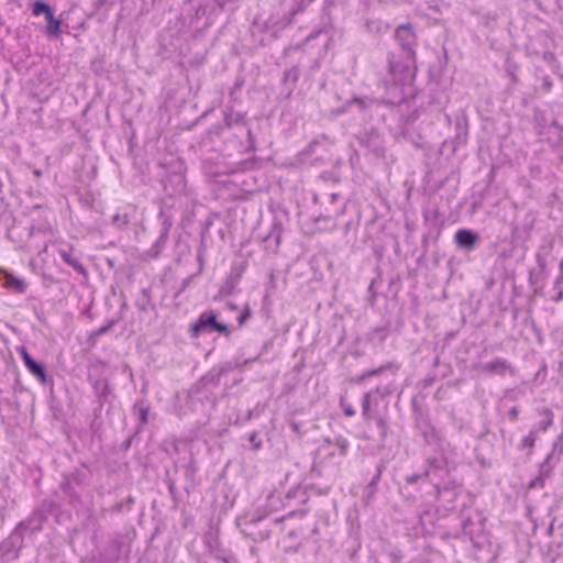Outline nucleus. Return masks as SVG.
<instances>
[{
	"label": "nucleus",
	"mask_w": 563,
	"mask_h": 563,
	"mask_svg": "<svg viewBox=\"0 0 563 563\" xmlns=\"http://www.w3.org/2000/svg\"><path fill=\"white\" fill-rule=\"evenodd\" d=\"M395 38L399 44L404 57L395 54L388 56V73L383 79L385 88L384 102L390 106H399L409 98H413L415 88L413 70L411 63L416 59L417 35L411 23L400 24L395 31Z\"/></svg>",
	"instance_id": "1"
},
{
	"label": "nucleus",
	"mask_w": 563,
	"mask_h": 563,
	"mask_svg": "<svg viewBox=\"0 0 563 563\" xmlns=\"http://www.w3.org/2000/svg\"><path fill=\"white\" fill-rule=\"evenodd\" d=\"M218 332L229 339L231 329L228 324L218 320V313L214 310H206L201 312L198 319L189 327V334L192 339H198L201 334Z\"/></svg>",
	"instance_id": "2"
},
{
	"label": "nucleus",
	"mask_w": 563,
	"mask_h": 563,
	"mask_svg": "<svg viewBox=\"0 0 563 563\" xmlns=\"http://www.w3.org/2000/svg\"><path fill=\"white\" fill-rule=\"evenodd\" d=\"M563 455V433H561L552 444L551 452L545 456L544 461L539 464V474L533 478L530 488H543L545 479L551 477L553 470Z\"/></svg>",
	"instance_id": "3"
},
{
	"label": "nucleus",
	"mask_w": 563,
	"mask_h": 563,
	"mask_svg": "<svg viewBox=\"0 0 563 563\" xmlns=\"http://www.w3.org/2000/svg\"><path fill=\"white\" fill-rule=\"evenodd\" d=\"M391 394L389 385H377L375 388L366 391L362 398V417L365 421H371L376 415V408L380 400H384Z\"/></svg>",
	"instance_id": "4"
},
{
	"label": "nucleus",
	"mask_w": 563,
	"mask_h": 563,
	"mask_svg": "<svg viewBox=\"0 0 563 563\" xmlns=\"http://www.w3.org/2000/svg\"><path fill=\"white\" fill-rule=\"evenodd\" d=\"M157 218L161 223L159 235L147 251L148 256L153 258H157L166 247L169 239V231L173 227L172 214L166 213L163 208L159 209Z\"/></svg>",
	"instance_id": "5"
},
{
	"label": "nucleus",
	"mask_w": 563,
	"mask_h": 563,
	"mask_svg": "<svg viewBox=\"0 0 563 563\" xmlns=\"http://www.w3.org/2000/svg\"><path fill=\"white\" fill-rule=\"evenodd\" d=\"M24 531L16 526L11 534L0 545V551L7 560H15L24 545Z\"/></svg>",
	"instance_id": "6"
},
{
	"label": "nucleus",
	"mask_w": 563,
	"mask_h": 563,
	"mask_svg": "<svg viewBox=\"0 0 563 563\" xmlns=\"http://www.w3.org/2000/svg\"><path fill=\"white\" fill-rule=\"evenodd\" d=\"M18 352L23 361L26 369L43 385H48L53 383L52 377H49L46 373L45 366L35 361L30 353L27 352L25 346L18 347Z\"/></svg>",
	"instance_id": "7"
},
{
	"label": "nucleus",
	"mask_w": 563,
	"mask_h": 563,
	"mask_svg": "<svg viewBox=\"0 0 563 563\" xmlns=\"http://www.w3.org/2000/svg\"><path fill=\"white\" fill-rule=\"evenodd\" d=\"M454 243L460 250L472 252L481 243V235L472 229H459L454 234Z\"/></svg>",
	"instance_id": "8"
},
{
	"label": "nucleus",
	"mask_w": 563,
	"mask_h": 563,
	"mask_svg": "<svg viewBox=\"0 0 563 563\" xmlns=\"http://www.w3.org/2000/svg\"><path fill=\"white\" fill-rule=\"evenodd\" d=\"M485 529V518L482 517L479 514H476V518L463 517L462 519V530L465 536L468 537V539L474 543V545H477L476 539L481 537Z\"/></svg>",
	"instance_id": "9"
},
{
	"label": "nucleus",
	"mask_w": 563,
	"mask_h": 563,
	"mask_svg": "<svg viewBox=\"0 0 563 563\" xmlns=\"http://www.w3.org/2000/svg\"><path fill=\"white\" fill-rule=\"evenodd\" d=\"M400 365L396 362H387L377 368L368 369L360 374L354 378V383L357 385L365 384L369 378L380 376L385 373H390L391 376H395L399 371Z\"/></svg>",
	"instance_id": "10"
},
{
	"label": "nucleus",
	"mask_w": 563,
	"mask_h": 563,
	"mask_svg": "<svg viewBox=\"0 0 563 563\" xmlns=\"http://www.w3.org/2000/svg\"><path fill=\"white\" fill-rule=\"evenodd\" d=\"M416 426L423 438L424 444L433 445L439 441V433L432 426L428 416L420 415L417 418Z\"/></svg>",
	"instance_id": "11"
},
{
	"label": "nucleus",
	"mask_w": 563,
	"mask_h": 563,
	"mask_svg": "<svg viewBox=\"0 0 563 563\" xmlns=\"http://www.w3.org/2000/svg\"><path fill=\"white\" fill-rule=\"evenodd\" d=\"M66 476L69 481L74 482L77 487L85 489L91 482L92 471L86 463H80L78 467Z\"/></svg>",
	"instance_id": "12"
},
{
	"label": "nucleus",
	"mask_w": 563,
	"mask_h": 563,
	"mask_svg": "<svg viewBox=\"0 0 563 563\" xmlns=\"http://www.w3.org/2000/svg\"><path fill=\"white\" fill-rule=\"evenodd\" d=\"M282 221L274 219L268 233L263 238V241L267 244L266 249H271L272 251L276 252L282 241Z\"/></svg>",
	"instance_id": "13"
},
{
	"label": "nucleus",
	"mask_w": 563,
	"mask_h": 563,
	"mask_svg": "<svg viewBox=\"0 0 563 563\" xmlns=\"http://www.w3.org/2000/svg\"><path fill=\"white\" fill-rule=\"evenodd\" d=\"M47 519L40 515L36 510H33L31 515L18 523L19 529L30 533L40 532L43 529V525Z\"/></svg>",
	"instance_id": "14"
},
{
	"label": "nucleus",
	"mask_w": 563,
	"mask_h": 563,
	"mask_svg": "<svg viewBox=\"0 0 563 563\" xmlns=\"http://www.w3.org/2000/svg\"><path fill=\"white\" fill-rule=\"evenodd\" d=\"M485 373L504 376L507 372L512 373L510 363L501 357H496L482 366Z\"/></svg>",
	"instance_id": "15"
},
{
	"label": "nucleus",
	"mask_w": 563,
	"mask_h": 563,
	"mask_svg": "<svg viewBox=\"0 0 563 563\" xmlns=\"http://www.w3.org/2000/svg\"><path fill=\"white\" fill-rule=\"evenodd\" d=\"M314 0H280V5L283 7L284 12L289 15L288 23H291L292 18L305 11V9Z\"/></svg>",
	"instance_id": "16"
},
{
	"label": "nucleus",
	"mask_w": 563,
	"mask_h": 563,
	"mask_svg": "<svg viewBox=\"0 0 563 563\" xmlns=\"http://www.w3.org/2000/svg\"><path fill=\"white\" fill-rule=\"evenodd\" d=\"M123 548V537L120 533H114L109 537L107 545L103 550L106 556L111 560H118L121 555Z\"/></svg>",
	"instance_id": "17"
},
{
	"label": "nucleus",
	"mask_w": 563,
	"mask_h": 563,
	"mask_svg": "<svg viewBox=\"0 0 563 563\" xmlns=\"http://www.w3.org/2000/svg\"><path fill=\"white\" fill-rule=\"evenodd\" d=\"M223 122L228 129L234 126L246 128V115L243 112H234L233 108H225L223 110Z\"/></svg>",
	"instance_id": "18"
},
{
	"label": "nucleus",
	"mask_w": 563,
	"mask_h": 563,
	"mask_svg": "<svg viewBox=\"0 0 563 563\" xmlns=\"http://www.w3.org/2000/svg\"><path fill=\"white\" fill-rule=\"evenodd\" d=\"M299 76L300 69L298 66H292L284 70L282 82L284 86V91H286L287 97H289L294 89L296 88Z\"/></svg>",
	"instance_id": "19"
},
{
	"label": "nucleus",
	"mask_w": 563,
	"mask_h": 563,
	"mask_svg": "<svg viewBox=\"0 0 563 563\" xmlns=\"http://www.w3.org/2000/svg\"><path fill=\"white\" fill-rule=\"evenodd\" d=\"M133 415L137 417V430H142L148 423L150 405L145 399H139L132 408Z\"/></svg>",
	"instance_id": "20"
},
{
	"label": "nucleus",
	"mask_w": 563,
	"mask_h": 563,
	"mask_svg": "<svg viewBox=\"0 0 563 563\" xmlns=\"http://www.w3.org/2000/svg\"><path fill=\"white\" fill-rule=\"evenodd\" d=\"M135 306L141 312H147L150 309H154L155 305L152 300V287H143L136 296Z\"/></svg>",
	"instance_id": "21"
},
{
	"label": "nucleus",
	"mask_w": 563,
	"mask_h": 563,
	"mask_svg": "<svg viewBox=\"0 0 563 563\" xmlns=\"http://www.w3.org/2000/svg\"><path fill=\"white\" fill-rule=\"evenodd\" d=\"M58 254L67 265L71 266L78 274L82 275L85 278H88V271L79 261V258L73 255L71 250H58Z\"/></svg>",
	"instance_id": "22"
},
{
	"label": "nucleus",
	"mask_w": 563,
	"mask_h": 563,
	"mask_svg": "<svg viewBox=\"0 0 563 563\" xmlns=\"http://www.w3.org/2000/svg\"><path fill=\"white\" fill-rule=\"evenodd\" d=\"M390 329H391L390 322L385 321L383 324L373 328L367 333V340L369 342L383 344L386 341L388 334L390 333Z\"/></svg>",
	"instance_id": "23"
},
{
	"label": "nucleus",
	"mask_w": 563,
	"mask_h": 563,
	"mask_svg": "<svg viewBox=\"0 0 563 563\" xmlns=\"http://www.w3.org/2000/svg\"><path fill=\"white\" fill-rule=\"evenodd\" d=\"M74 482L69 481V478L65 475L59 488L63 494L68 498L70 504H76L81 501L80 493L75 488Z\"/></svg>",
	"instance_id": "24"
},
{
	"label": "nucleus",
	"mask_w": 563,
	"mask_h": 563,
	"mask_svg": "<svg viewBox=\"0 0 563 563\" xmlns=\"http://www.w3.org/2000/svg\"><path fill=\"white\" fill-rule=\"evenodd\" d=\"M360 142L362 145L369 148L375 155L379 156L383 154L382 142L377 133L372 132L371 134H365L360 137Z\"/></svg>",
	"instance_id": "25"
},
{
	"label": "nucleus",
	"mask_w": 563,
	"mask_h": 563,
	"mask_svg": "<svg viewBox=\"0 0 563 563\" xmlns=\"http://www.w3.org/2000/svg\"><path fill=\"white\" fill-rule=\"evenodd\" d=\"M537 413L542 417L541 421L538 424H534L533 427L538 428V432H547L548 429L553 424L554 421V413L553 411L548 407H540L537 408Z\"/></svg>",
	"instance_id": "26"
},
{
	"label": "nucleus",
	"mask_w": 563,
	"mask_h": 563,
	"mask_svg": "<svg viewBox=\"0 0 563 563\" xmlns=\"http://www.w3.org/2000/svg\"><path fill=\"white\" fill-rule=\"evenodd\" d=\"M4 287L15 294H24L27 289V284L24 279L7 274L4 277Z\"/></svg>",
	"instance_id": "27"
},
{
	"label": "nucleus",
	"mask_w": 563,
	"mask_h": 563,
	"mask_svg": "<svg viewBox=\"0 0 563 563\" xmlns=\"http://www.w3.org/2000/svg\"><path fill=\"white\" fill-rule=\"evenodd\" d=\"M45 20L47 21V26L45 29V33L48 37H58L62 34L60 25L62 20L56 19L54 16V12H49L45 15Z\"/></svg>",
	"instance_id": "28"
},
{
	"label": "nucleus",
	"mask_w": 563,
	"mask_h": 563,
	"mask_svg": "<svg viewBox=\"0 0 563 563\" xmlns=\"http://www.w3.org/2000/svg\"><path fill=\"white\" fill-rule=\"evenodd\" d=\"M328 442L335 448V450L329 453L330 455L333 456L338 454L339 456H345L347 454L350 449V442L347 441L346 438L338 435L332 441L328 440Z\"/></svg>",
	"instance_id": "29"
},
{
	"label": "nucleus",
	"mask_w": 563,
	"mask_h": 563,
	"mask_svg": "<svg viewBox=\"0 0 563 563\" xmlns=\"http://www.w3.org/2000/svg\"><path fill=\"white\" fill-rule=\"evenodd\" d=\"M538 433H539L538 428L532 427L531 430L529 431V433L521 439V442L518 445V449L519 450L529 449L530 452L528 453V455H530L531 450L534 448L536 442L538 440Z\"/></svg>",
	"instance_id": "30"
},
{
	"label": "nucleus",
	"mask_w": 563,
	"mask_h": 563,
	"mask_svg": "<svg viewBox=\"0 0 563 563\" xmlns=\"http://www.w3.org/2000/svg\"><path fill=\"white\" fill-rule=\"evenodd\" d=\"M55 500L46 498L43 499L34 510H36L40 515L45 517V519H48V517L55 511Z\"/></svg>",
	"instance_id": "31"
},
{
	"label": "nucleus",
	"mask_w": 563,
	"mask_h": 563,
	"mask_svg": "<svg viewBox=\"0 0 563 563\" xmlns=\"http://www.w3.org/2000/svg\"><path fill=\"white\" fill-rule=\"evenodd\" d=\"M119 322V319H110L107 321L106 324H103L102 327L93 330L89 338L92 339V340H96L98 339L99 336H102L104 334H107L108 332H110L113 327Z\"/></svg>",
	"instance_id": "32"
},
{
	"label": "nucleus",
	"mask_w": 563,
	"mask_h": 563,
	"mask_svg": "<svg viewBox=\"0 0 563 563\" xmlns=\"http://www.w3.org/2000/svg\"><path fill=\"white\" fill-rule=\"evenodd\" d=\"M437 471H440L439 465H434L433 462L430 463V466L427 468V471L423 474H412L410 476H407L406 482L408 484L417 483L422 477H430L432 476Z\"/></svg>",
	"instance_id": "33"
},
{
	"label": "nucleus",
	"mask_w": 563,
	"mask_h": 563,
	"mask_svg": "<svg viewBox=\"0 0 563 563\" xmlns=\"http://www.w3.org/2000/svg\"><path fill=\"white\" fill-rule=\"evenodd\" d=\"M552 291L554 295L552 296V300L554 302H560L563 300V274H559L553 283Z\"/></svg>",
	"instance_id": "34"
},
{
	"label": "nucleus",
	"mask_w": 563,
	"mask_h": 563,
	"mask_svg": "<svg viewBox=\"0 0 563 563\" xmlns=\"http://www.w3.org/2000/svg\"><path fill=\"white\" fill-rule=\"evenodd\" d=\"M372 420H375L376 427L379 431L380 442H385L388 435V424L386 418L383 416L374 415Z\"/></svg>",
	"instance_id": "35"
},
{
	"label": "nucleus",
	"mask_w": 563,
	"mask_h": 563,
	"mask_svg": "<svg viewBox=\"0 0 563 563\" xmlns=\"http://www.w3.org/2000/svg\"><path fill=\"white\" fill-rule=\"evenodd\" d=\"M52 11V8L43 0H36L32 5V14L34 16H38L41 14L47 15Z\"/></svg>",
	"instance_id": "36"
},
{
	"label": "nucleus",
	"mask_w": 563,
	"mask_h": 563,
	"mask_svg": "<svg viewBox=\"0 0 563 563\" xmlns=\"http://www.w3.org/2000/svg\"><path fill=\"white\" fill-rule=\"evenodd\" d=\"M198 472V465L195 459L191 456L188 464L185 466V476L187 479H194Z\"/></svg>",
	"instance_id": "37"
},
{
	"label": "nucleus",
	"mask_w": 563,
	"mask_h": 563,
	"mask_svg": "<svg viewBox=\"0 0 563 563\" xmlns=\"http://www.w3.org/2000/svg\"><path fill=\"white\" fill-rule=\"evenodd\" d=\"M130 223V217L126 213H115L112 217V224L118 228H124Z\"/></svg>",
	"instance_id": "38"
},
{
	"label": "nucleus",
	"mask_w": 563,
	"mask_h": 563,
	"mask_svg": "<svg viewBox=\"0 0 563 563\" xmlns=\"http://www.w3.org/2000/svg\"><path fill=\"white\" fill-rule=\"evenodd\" d=\"M247 439L252 450L257 451L262 448V440L260 439L258 432H251Z\"/></svg>",
	"instance_id": "39"
},
{
	"label": "nucleus",
	"mask_w": 563,
	"mask_h": 563,
	"mask_svg": "<svg viewBox=\"0 0 563 563\" xmlns=\"http://www.w3.org/2000/svg\"><path fill=\"white\" fill-rule=\"evenodd\" d=\"M252 26L254 32L264 33L268 30V21L255 18Z\"/></svg>",
	"instance_id": "40"
},
{
	"label": "nucleus",
	"mask_w": 563,
	"mask_h": 563,
	"mask_svg": "<svg viewBox=\"0 0 563 563\" xmlns=\"http://www.w3.org/2000/svg\"><path fill=\"white\" fill-rule=\"evenodd\" d=\"M252 316V311L249 307V305H246L243 310L241 311V313L239 314V317L236 318V321H238V325L239 327H242L246 323V321L251 318Z\"/></svg>",
	"instance_id": "41"
},
{
	"label": "nucleus",
	"mask_w": 563,
	"mask_h": 563,
	"mask_svg": "<svg viewBox=\"0 0 563 563\" xmlns=\"http://www.w3.org/2000/svg\"><path fill=\"white\" fill-rule=\"evenodd\" d=\"M538 80L541 81V89L544 92H550L553 87V80L549 75H542L541 77H538Z\"/></svg>",
	"instance_id": "42"
},
{
	"label": "nucleus",
	"mask_w": 563,
	"mask_h": 563,
	"mask_svg": "<svg viewBox=\"0 0 563 563\" xmlns=\"http://www.w3.org/2000/svg\"><path fill=\"white\" fill-rule=\"evenodd\" d=\"M257 360H258V355H256V356H254L252 358H245V360L236 358L235 360V364H234V368L243 371L247 364H250L252 362H255Z\"/></svg>",
	"instance_id": "43"
},
{
	"label": "nucleus",
	"mask_w": 563,
	"mask_h": 563,
	"mask_svg": "<svg viewBox=\"0 0 563 563\" xmlns=\"http://www.w3.org/2000/svg\"><path fill=\"white\" fill-rule=\"evenodd\" d=\"M246 135H247V150L250 152H255L256 151V142H255V137L252 133V130L250 128L246 129Z\"/></svg>",
	"instance_id": "44"
},
{
	"label": "nucleus",
	"mask_w": 563,
	"mask_h": 563,
	"mask_svg": "<svg viewBox=\"0 0 563 563\" xmlns=\"http://www.w3.org/2000/svg\"><path fill=\"white\" fill-rule=\"evenodd\" d=\"M341 407H342L345 416H347V417L355 416V409L353 408V406L351 404H345L343 400H341Z\"/></svg>",
	"instance_id": "45"
},
{
	"label": "nucleus",
	"mask_w": 563,
	"mask_h": 563,
	"mask_svg": "<svg viewBox=\"0 0 563 563\" xmlns=\"http://www.w3.org/2000/svg\"><path fill=\"white\" fill-rule=\"evenodd\" d=\"M520 413V410L517 406L511 407L507 412V418L514 422L518 419V416Z\"/></svg>",
	"instance_id": "46"
},
{
	"label": "nucleus",
	"mask_w": 563,
	"mask_h": 563,
	"mask_svg": "<svg viewBox=\"0 0 563 563\" xmlns=\"http://www.w3.org/2000/svg\"><path fill=\"white\" fill-rule=\"evenodd\" d=\"M537 264L540 267V269L543 272L547 268V258L545 255L541 254L540 252L537 253Z\"/></svg>",
	"instance_id": "47"
},
{
	"label": "nucleus",
	"mask_w": 563,
	"mask_h": 563,
	"mask_svg": "<svg viewBox=\"0 0 563 563\" xmlns=\"http://www.w3.org/2000/svg\"><path fill=\"white\" fill-rule=\"evenodd\" d=\"M298 494L303 495L302 488L300 486L289 489L288 493L286 494V498H295L297 497Z\"/></svg>",
	"instance_id": "48"
},
{
	"label": "nucleus",
	"mask_w": 563,
	"mask_h": 563,
	"mask_svg": "<svg viewBox=\"0 0 563 563\" xmlns=\"http://www.w3.org/2000/svg\"><path fill=\"white\" fill-rule=\"evenodd\" d=\"M123 510H126V506H125V503L123 500L114 504L112 507H111V511L112 512H115V514H119V512H122Z\"/></svg>",
	"instance_id": "49"
},
{
	"label": "nucleus",
	"mask_w": 563,
	"mask_h": 563,
	"mask_svg": "<svg viewBox=\"0 0 563 563\" xmlns=\"http://www.w3.org/2000/svg\"><path fill=\"white\" fill-rule=\"evenodd\" d=\"M367 101L368 99L367 98H353V100L351 101V103H355L357 104L361 109H365L367 107Z\"/></svg>",
	"instance_id": "50"
},
{
	"label": "nucleus",
	"mask_w": 563,
	"mask_h": 563,
	"mask_svg": "<svg viewBox=\"0 0 563 563\" xmlns=\"http://www.w3.org/2000/svg\"><path fill=\"white\" fill-rule=\"evenodd\" d=\"M234 0H214V2L220 8V10H224Z\"/></svg>",
	"instance_id": "51"
},
{
	"label": "nucleus",
	"mask_w": 563,
	"mask_h": 563,
	"mask_svg": "<svg viewBox=\"0 0 563 563\" xmlns=\"http://www.w3.org/2000/svg\"><path fill=\"white\" fill-rule=\"evenodd\" d=\"M434 487H435L439 496H442L443 494L449 493V489L446 486L442 487L440 484H434Z\"/></svg>",
	"instance_id": "52"
},
{
	"label": "nucleus",
	"mask_w": 563,
	"mask_h": 563,
	"mask_svg": "<svg viewBox=\"0 0 563 563\" xmlns=\"http://www.w3.org/2000/svg\"><path fill=\"white\" fill-rule=\"evenodd\" d=\"M189 282H190V278H189V277H188V278H185V279L183 280V283H181V287H180V288H179V290L175 294V297H178V295H179L180 292H183V291L187 288V286L189 285Z\"/></svg>",
	"instance_id": "53"
},
{
	"label": "nucleus",
	"mask_w": 563,
	"mask_h": 563,
	"mask_svg": "<svg viewBox=\"0 0 563 563\" xmlns=\"http://www.w3.org/2000/svg\"><path fill=\"white\" fill-rule=\"evenodd\" d=\"M175 179L177 181V186L179 187V189L183 190L185 188V178L180 175H176Z\"/></svg>",
	"instance_id": "54"
},
{
	"label": "nucleus",
	"mask_w": 563,
	"mask_h": 563,
	"mask_svg": "<svg viewBox=\"0 0 563 563\" xmlns=\"http://www.w3.org/2000/svg\"><path fill=\"white\" fill-rule=\"evenodd\" d=\"M126 506V510H131L132 505L134 504V498L132 496H129L126 499L123 500Z\"/></svg>",
	"instance_id": "55"
},
{
	"label": "nucleus",
	"mask_w": 563,
	"mask_h": 563,
	"mask_svg": "<svg viewBox=\"0 0 563 563\" xmlns=\"http://www.w3.org/2000/svg\"><path fill=\"white\" fill-rule=\"evenodd\" d=\"M290 428L292 429V431H295L296 433H299L300 432V427H299V423L298 422H295V421H291L290 422Z\"/></svg>",
	"instance_id": "56"
},
{
	"label": "nucleus",
	"mask_w": 563,
	"mask_h": 563,
	"mask_svg": "<svg viewBox=\"0 0 563 563\" xmlns=\"http://www.w3.org/2000/svg\"><path fill=\"white\" fill-rule=\"evenodd\" d=\"M374 283H375V280H372V283L368 286V292L371 294L373 299H375V297H376V294L374 291Z\"/></svg>",
	"instance_id": "57"
},
{
	"label": "nucleus",
	"mask_w": 563,
	"mask_h": 563,
	"mask_svg": "<svg viewBox=\"0 0 563 563\" xmlns=\"http://www.w3.org/2000/svg\"><path fill=\"white\" fill-rule=\"evenodd\" d=\"M168 492L170 495H175V492H176V487H175V483L174 482H169L168 484Z\"/></svg>",
	"instance_id": "58"
},
{
	"label": "nucleus",
	"mask_w": 563,
	"mask_h": 563,
	"mask_svg": "<svg viewBox=\"0 0 563 563\" xmlns=\"http://www.w3.org/2000/svg\"><path fill=\"white\" fill-rule=\"evenodd\" d=\"M32 173L37 178H40L43 175V172L40 168H33Z\"/></svg>",
	"instance_id": "59"
},
{
	"label": "nucleus",
	"mask_w": 563,
	"mask_h": 563,
	"mask_svg": "<svg viewBox=\"0 0 563 563\" xmlns=\"http://www.w3.org/2000/svg\"><path fill=\"white\" fill-rule=\"evenodd\" d=\"M210 224H211V222H206L205 228H203L202 233H201L202 238L208 232Z\"/></svg>",
	"instance_id": "60"
},
{
	"label": "nucleus",
	"mask_w": 563,
	"mask_h": 563,
	"mask_svg": "<svg viewBox=\"0 0 563 563\" xmlns=\"http://www.w3.org/2000/svg\"><path fill=\"white\" fill-rule=\"evenodd\" d=\"M559 269H560L559 274H563V258L559 263Z\"/></svg>",
	"instance_id": "61"
},
{
	"label": "nucleus",
	"mask_w": 563,
	"mask_h": 563,
	"mask_svg": "<svg viewBox=\"0 0 563 563\" xmlns=\"http://www.w3.org/2000/svg\"><path fill=\"white\" fill-rule=\"evenodd\" d=\"M439 362H440L439 356H435V357H434V360H433V365H434V366H438V365H439Z\"/></svg>",
	"instance_id": "62"
},
{
	"label": "nucleus",
	"mask_w": 563,
	"mask_h": 563,
	"mask_svg": "<svg viewBox=\"0 0 563 563\" xmlns=\"http://www.w3.org/2000/svg\"><path fill=\"white\" fill-rule=\"evenodd\" d=\"M317 144H318V142H317V141L311 142V143L309 144L310 150H312V147H314V145H317Z\"/></svg>",
	"instance_id": "63"
},
{
	"label": "nucleus",
	"mask_w": 563,
	"mask_h": 563,
	"mask_svg": "<svg viewBox=\"0 0 563 563\" xmlns=\"http://www.w3.org/2000/svg\"><path fill=\"white\" fill-rule=\"evenodd\" d=\"M333 0H325V4L330 5Z\"/></svg>",
	"instance_id": "64"
}]
</instances>
